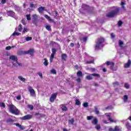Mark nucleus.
Returning <instances> with one entry per match:
<instances>
[{
    "label": "nucleus",
    "instance_id": "obj_1",
    "mask_svg": "<svg viewBox=\"0 0 131 131\" xmlns=\"http://www.w3.org/2000/svg\"><path fill=\"white\" fill-rule=\"evenodd\" d=\"M113 8H115V10L111 11V12H109L107 14H106V16L108 18H113L115 16L118 15V13L120 12V8L117 6L113 7Z\"/></svg>",
    "mask_w": 131,
    "mask_h": 131
},
{
    "label": "nucleus",
    "instance_id": "obj_2",
    "mask_svg": "<svg viewBox=\"0 0 131 131\" xmlns=\"http://www.w3.org/2000/svg\"><path fill=\"white\" fill-rule=\"evenodd\" d=\"M8 111L12 114L15 115H20V111L13 104L8 105Z\"/></svg>",
    "mask_w": 131,
    "mask_h": 131
},
{
    "label": "nucleus",
    "instance_id": "obj_3",
    "mask_svg": "<svg viewBox=\"0 0 131 131\" xmlns=\"http://www.w3.org/2000/svg\"><path fill=\"white\" fill-rule=\"evenodd\" d=\"M104 42V38L100 37L98 38L97 41L96 42L95 49L98 50L100 48V47Z\"/></svg>",
    "mask_w": 131,
    "mask_h": 131
},
{
    "label": "nucleus",
    "instance_id": "obj_4",
    "mask_svg": "<svg viewBox=\"0 0 131 131\" xmlns=\"http://www.w3.org/2000/svg\"><path fill=\"white\" fill-rule=\"evenodd\" d=\"M34 50L33 49H31L30 50H29L28 51H21L20 52L21 55L29 54L31 56H34Z\"/></svg>",
    "mask_w": 131,
    "mask_h": 131
},
{
    "label": "nucleus",
    "instance_id": "obj_5",
    "mask_svg": "<svg viewBox=\"0 0 131 131\" xmlns=\"http://www.w3.org/2000/svg\"><path fill=\"white\" fill-rule=\"evenodd\" d=\"M38 16L36 14H34L32 15V23L35 25L37 26L38 24Z\"/></svg>",
    "mask_w": 131,
    "mask_h": 131
},
{
    "label": "nucleus",
    "instance_id": "obj_6",
    "mask_svg": "<svg viewBox=\"0 0 131 131\" xmlns=\"http://www.w3.org/2000/svg\"><path fill=\"white\" fill-rule=\"evenodd\" d=\"M10 59L15 61V63L17 64L19 67H21L22 64L18 62V58L15 56L12 55L10 56Z\"/></svg>",
    "mask_w": 131,
    "mask_h": 131
},
{
    "label": "nucleus",
    "instance_id": "obj_7",
    "mask_svg": "<svg viewBox=\"0 0 131 131\" xmlns=\"http://www.w3.org/2000/svg\"><path fill=\"white\" fill-rule=\"evenodd\" d=\"M57 93L55 92L54 94H52L51 95V97L50 98V102L53 103L55 102V100L56 98H57Z\"/></svg>",
    "mask_w": 131,
    "mask_h": 131
},
{
    "label": "nucleus",
    "instance_id": "obj_8",
    "mask_svg": "<svg viewBox=\"0 0 131 131\" xmlns=\"http://www.w3.org/2000/svg\"><path fill=\"white\" fill-rule=\"evenodd\" d=\"M32 118V115H27L20 118L21 120H30Z\"/></svg>",
    "mask_w": 131,
    "mask_h": 131
},
{
    "label": "nucleus",
    "instance_id": "obj_9",
    "mask_svg": "<svg viewBox=\"0 0 131 131\" xmlns=\"http://www.w3.org/2000/svg\"><path fill=\"white\" fill-rule=\"evenodd\" d=\"M28 91L29 92V93L30 94V96L31 97H34L35 95V91H34V90L32 88V86H29L28 87Z\"/></svg>",
    "mask_w": 131,
    "mask_h": 131
},
{
    "label": "nucleus",
    "instance_id": "obj_10",
    "mask_svg": "<svg viewBox=\"0 0 131 131\" xmlns=\"http://www.w3.org/2000/svg\"><path fill=\"white\" fill-rule=\"evenodd\" d=\"M106 65L107 66H111V70L113 71H114V66L115 63L111 62V61H106L105 62Z\"/></svg>",
    "mask_w": 131,
    "mask_h": 131
},
{
    "label": "nucleus",
    "instance_id": "obj_11",
    "mask_svg": "<svg viewBox=\"0 0 131 131\" xmlns=\"http://www.w3.org/2000/svg\"><path fill=\"white\" fill-rule=\"evenodd\" d=\"M109 131H122V128H120L119 126H115L114 129L113 128H110Z\"/></svg>",
    "mask_w": 131,
    "mask_h": 131
},
{
    "label": "nucleus",
    "instance_id": "obj_12",
    "mask_svg": "<svg viewBox=\"0 0 131 131\" xmlns=\"http://www.w3.org/2000/svg\"><path fill=\"white\" fill-rule=\"evenodd\" d=\"M60 108H61V111H62L63 112H66L67 111H68V108H67L64 104H62L60 105Z\"/></svg>",
    "mask_w": 131,
    "mask_h": 131
},
{
    "label": "nucleus",
    "instance_id": "obj_13",
    "mask_svg": "<svg viewBox=\"0 0 131 131\" xmlns=\"http://www.w3.org/2000/svg\"><path fill=\"white\" fill-rule=\"evenodd\" d=\"M7 14L8 16H10L11 17H13L15 16V13L13 11H7Z\"/></svg>",
    "mask_w": 131,
    "mask_h": 131
},
{
    "label": "nucleus",
    "instance_id": "obj_14",
    "mask_svg": "<svg viewBox=\"0 0 131 131\" xmlns=\"http://www.w3.org/2000/svg\"><path fill=\"white\" fill-rule=\"evenodd\" d=\"M45 18H46L47 19H48V20L50 22H52L53 23H55V20L54 19H52L51 18V17H50L49 15H45Z\"/></svg>",
    "mask_w": 131,
    "mask_h": 131
},
{
    "label": "nucleus",
    "instance_id": "obj_15",
    "mask_svg": "<svg viewBox=\"0 0 131 131\" xmlns=\"http://www.w3.org/2000/svg\"><path fill=\"white\" fill-rule=\"evenodd\" d=\"M45 7H40L38 8L39 13H43L44 11H46Z\"/></svg>",
    "mask_w": 131,
    "mask_h": 131
},
{
    "label": "nucleus",
    "instance_id": "obj_16",
    "mask_svg": "<svg viewBox=\"0 0 131 131\" xmlns=\"http://www.w3.org/2000/svg\"><path fill=\"white\" fill-rule=\"evenodd\" d=\"M130 64H131V61L130 59H128V62H127V63L124 64V68H129L130 67Z\"/></svg>",
    "mask_w": 131,
    "mask_h": 131
},
{
    "label": "nucleus",
    "instance_id": "obj_17",
    "mask_svg": "<svg viewBox=\"0 0 131 131\" xmlns=\"http://www.w3.org/2000/svg\"><path fill=\"white\" fill-rule=\"evenodd\" d=\"M106 116L107 117V119L111 122V123H113V122H116V121H115L114 120L112 119V118H111V115L110 114H107L106 115Z\"/></svg>",
    "mask_w": 131,
    "mask_h": 131
},
{
    "label": "nucleus",
    "instance_id": "obj_18",
    "mask_svg": "<svg viewBox=\"0 0 131 131\" xmlns=\"http://www.w3.org/2000/svg\"><path fill=\"white\" fill-rule=\"evenodd\" d=\"M75 105L78 106H80V105H81V103L79 101V99H75Z\"/></svg>",
    "mask_w": 131,
    "mask_h": 131
},
{
    "label": "nucleus",
    "instance_id": "obj_19",
    "mask_svg": "<svg viewBox=\"0 0 131 131\" xmlns=\"http://www.w3.org/2000/svg\"><path fill=\"white\" fill-rule=\"evenodd\" d=\"M67 58V55L66 54H62L61 55V59H62L63 60L66 61Z\"/></svg>",
    "mask_w": 131,
    "mask_h": 131
},
{
    "label": "nucleus",
    "instance_id": "obj_20",
    "mask_svg": "<svg viewBox=\"0 0 131 131\" xmlns=\"http://www.w3.org/2000/svg\"><path fill=\"white\" fill-rule=\"evenodd\" d=\"M126 127L127 129H128V130H129L131 128V126L130 124L129 123V122H127L126 123Z\"/></svg>",
    "mask_w": 131,
    "mask_h": 131
},
{
    "label": "nucleus",
    "instance_id": "obj_21",
    "mask_svg": "<svg viewBox=\"0 0 131 131\" xmlns=\"http://www.w3.org/2000/svg\"><path fill=\"white\" fill-rule=\"evenodd\" d=\"M55 15H54V19H57L59 16L58 12L57 11H54Z\"/></svg>",
    "mask_w": 131,
    "mask_h": 131
},
{
    "label": "nucleus",
    "instance_id": "obj_22",
    "mask_svg": "<svg viewBox=\"0 0 131 131\" xmlns=\"http://www.w3.org/2000/svg\"><path fill=\"white\" fill-rule=\"evenodd\" d=\"M99 121L96 118H94L93 121H92V123H93L95 125H97Z\"/></svg>",
    "mask_w": 131,
    "mask_h": 131
},
{
    "label": "nucleus",
    "instance_id": "obj_23",
    "mask_svg": "<svg viewBox=\"0 0 131 131\" xmlns=\"http://www.w3.org/2000/svg\"><path fill=\"white\" fill-rule=\"evenodd\" d=\"M43 64L46 67H47L49 65V62H48L47 58H44Z\"/></svg>",
    "mask_w": 131,
    "mask_h": 131
},
{
    "label": "nucleus",
    "instance_id": "obj_24",
    "mask_svg": "<svg viewBox=\"0 0 131 131\" xmlns=\"http://www.w3.org/2000/svg\"><path fill=\"white\" fill-rule=\"evenodd\" d=\"M55 54H51V56H50V62H53V60L54 57H55Z\"/></svg>",
    "mask_w": 131,
    "mask_h": 131
},
{
    "label": "nucleus",
    "instance_id": "obj_25",
    "mask_svg": "<svg viewBox=\"0 0 131 131\" xmlns=\"http://www.w3.org/2000/svg\"><path fill=\"white\" fill-rule=\"evenodd\" d=\"M74 119L72 118L71 119L69 120V123L71 124V125H74Z\"/></svg>",
    "mask_w": 131,
    "mask_h": 131
},
{
    "label": "nucleus",
    "instance_id": "obj_26",
    "mask_svg": "<svg viewBox=\"0 0 131 131\" xmlns=\"http://www.w3.org/2000/svg\"><path fill=\"white\" fill-rule=\"evenodd\" d=\"M46 29L48 31H51L52 29L51 26H50L49 25H47L46 26Z\"/></svg>",
    "mask_w": 131,
    "mask_h": 131
},
{
    "label": "nucleus",
    "instance_id": "obj_27",
    "mask_svg": "<svg viewBox=\"0 0 131 131\" xmlns=\"http://www.w3.org/2000/svg\"><path fill=\"white\" fill-rule=\"evenodd\" d=\"M82 8L84 10H88V9H89V6H88L85 5H82Z\"/></svg>",
    "mask_w": 131,
    "mask_h": 131
},
{
    "label": "nucleus",
    "instance_id": "obj_28",
    "mask_svg": "<svg viewBox=\"0 0 131 131\" xmlns=\"http://www.w3.org/2000/svg\"><path fill=\"white\" fill-rule=\"evenodd\" d=\"M77 76L80 77H82V73L81 71H79L77 73Z\"/></svg>",
    "mask_w": 131,
    "mask_h": 131
},
{
    "label": "nucleus",
    "instance_id": "obj_29",
    "mask_svg": "<svg viewBox=\"0 0 131 131\" xmlns=\"http://www.w3.org/2000/svg\"><path fill=\"white\" fill-rule=\"evenodd\" d=\"M94 109L95 110V113L96 115H99V111H98V106H94Z\"/></svg>",
    "mask_w": 131,
    "mask_h": 131
},
{
    "label": "nucleus",
    "instance_id": "obj_30",
    "mask_svg": "<svg viewBox=\"0 0 131 131\" xmlns=\"http://www.w3.org/2000/svg\"><path fill=\"white\" fill-rule=\"evenodd\" d=\"M88 36H84V37L82 38L83 42L86 43V40H88Z\"/></svg>",
    "mask_w": 131,
    "mask_h": 131
},
{
    "label": "nucleus",
    "instance_id": "obj_31",
    "mask_svg": "<svg viewBox=\"0 0 131 131\" xmlns=\"http://www.w3.org/2000/svg\"><path fill=\"white\" fill-rule=\"evenodd\" d=\"M95 63V60L94 59L92 60L86 61V64H92V63Z\"/></svg>",
    "mask_w": 131,
    "mask_h": 131
},
{
    "label": "nucleus",
    "instance_id": "obj_32",
    "mask_svg": "<svg viewBox=\"0 0 131 131\" xmlns=\"http://www.w3.org/2000/svg\"><path fill=\"white\" fill-rule=\"evenodd\" d=\"M18 79L23 82H25V81H26V79L25 78H23L22 76H19Z\"/></svg>",
    "mask_w": 131,
    "mask_h": 131
},
{
    "label": "nucleus",
    "instance_id": "obj_33",
    "mask_svg": "<svg viewBox=\"0 0 131 131\" xmlns=\"http://www.w3.org/2000/svg\"><path fill=\"white\" fill-rule=\"evenodd\" d=\"M20 34V33L17 32H14L13 34L12 35L13 36H19Z\"/></svg>",
    "mask_w": 131,
    "mask_h": 131
},
{
    "label": "nucleus",
    "instance_id": "obj_34",
    "mask_svg": "<svg viewBox=\"0 0 131 131\" xmlns=\"http://www.w3.org/2000/svg\"><path fill=\"white\" fill-rule=\"evenodd\" d=\"M6 122H7L8 123H13V122H14V121L11 118H8Z\"/></svg>",
    "mask_w": 131,
    "mask_h": 131
},
{
    "label": "nucleus",
    "instance_id": "obj_35",
    "mask_svg": "<svg viewBox=\"0 0 131 131\" xmlns=\"http://www.w3.org/2000/svg\"><path fill=\"white\" fill-rule=\"evenodd\" d=\"M128 101V96L127 95H124V102H126Z\"/></svg>",
    "mask_w": 131,
    "mask_h": 131
},
{
    "label": "nucleus",
    "instance_id": "obj_36",
    "mask_svg": "<svg viewBox=\"0 0 131 131\" xmlns=\"http://www.w3.org/2000/svg\"><path fill=\"white\" fill-rule=\"evenodd\" d=\"M0 107H3V108H6L5 103L4 102H0Z\"/></svg>",
    "mask_w": 131,
    "mask_h": 131
},
{
    "label": "nucleus",
    "instance_id": "obj_37",
    "mask_svg": "<svg viewBox=\"0 0 131 131\" xmlns=\"http://www.w3.org/2000/svg\"><path fill=\"white\" fill-rule=\"evenodd\" d=\"M86 78L89 80L93 79V77L91 75L86 76Z\"/></svg>",
    "mask_w": 131,
    "mask_h": 131
},
{
    "label": "nucleus",
    "instance_id": "obj_38",
    "mask_svg": "<svg viewBox=\"0 0 131 131\" xmlns=\"http://www.w3.org/2000/svg\"><path fill=\"white\" fill-rule=\"evenodd\" d=\"M123 41L121 40H119V47H120L121 48H123Z\"/></svg>",
    "mask_w": 131,
    "mask_h": 131
},
{
    "label": "nucleus",
    "instance_id": "obj_39",
    "mask_svg": "<svg viewBox=\"0 0 131 131\" xmlns=\"http://www.w3.org/2000/svg\"><path fill=\"white\" fill-rule=\"evenodd\" d=\"M56 52H57V50L55 48L52 49V54H56Z\"/></svg>",
    "mask_w": 131,
    "mask_h": 131
},
{
    "label": "nucleus",
    "instance_id": "obj_40",
    "mask_svg": "<svg viewBox=\"0 0 131 131\" xmlns=\"http://www.w3.org/2000/svg\"><path fill=\"white\" fill-rule=\"evenodd\" d=\"M32 37L28 36L27 38H26V41H29L30 40H32Z\"/></svg>",
    "mask_w": 131,
    "mask_h": 131
},
{
    "label": "nucleus",
    "instance_id": "obj_41",
    "mask_svg": "<svg viewBox=\"0 0 131 131\" xmlns=\"http://www.w3.org/2000/svg\"><path fill=\"white\" fill-rule=\"evenodd\" d=\"M83 106H84V108H87L89 106L88 103L84 102V103H83Z\"/></svg>",
    "mask_w": 131,
    "mask_h": 131
},
{
    "label": "nucleus",
    "instance_id": "obj_42",
    "mask_svg": "<svg viewBox=\"0 0 131 131\" xmlns=\"http://www.w3.org/2000/svg\"><path fill=\"white\" fill-rule=\"evenodd\" d=\"M28 108H29V109H30L31 111H32L34 109V106L32 105H29Z\"/></svg>",
    "mask_w": 131,
    "mask_h": 131
},
{
    "label": "nucleus",
    "instance_id": "obj_43",
    "mask_svg": "<svg viewBox=\"0 0 131 131\" xmlns=\"http://www.w3.org/2000/svg\"><path fill=\"white\" fill-rule=\"evenodd\" d=\"M26 17H27V20H31L30 14H27L26 15Z\"/></svg>",
    "mask_w": 131,
    "mask_h": 131
},
{
    "label": "nucleus",
    "instance_id": "obj_44",
    "mask_svg": "<svg viewBox=\"0 0 131 131\" xmlns=\"http://www.w3.org/2000/svg\"><path fill=\"white\" fill-rule=\"evenodd\" d=\"M124 24V22H122L121 20H119L118 21V26L120 27V26H122V25Z\"/></svg>",
    "mask_w": 131,
    "mask_h": 131
},
{
    "label": "nucleus",
    "instance_id": "obj_45",
    "mask_svg": "<svg viewBox=\"0 0 131 131\" xmlns=\"http://www.w3.org/2000/svg\"><path fill=\"white\" fill-rule=\"evenodd\" d=\"M91 76H93L94 77H100V75L96 73L91 74Z\"/></svg>",
    "mask_w": 131,
    "mask_h": 131
},
{
    "label": "nucleus",
    "instance_id": "obj_46",
    "mask_svg": "<svg viewBox=\"0 0 131 131\" xmlns=\"http://www.w3.org/2000/svg\"><path fill=\"white\" fill-rule=\"evenodd\" d=\"M22 29H23V28H22V25H19V26H18V31L19 32H21Z\"/></svg>",
    "mask_w": 131,
    "mask_h": 131
},
{
    "label": "nucleus",
    "instance_id": "obj_47",
    "mask_svg": "<svg viewBox=\"0 0 131 131\" xmlns=\"http://www.w3.org/2000/svg\"><path fill=\"white\" fill-rule=\"evenodd\" d=\"M94 117L92 116H88L87 117V120H91Z\"/></svg>",
    "mask_w": 131,
    "mask_h": 131
},
{
    "label": "nucleus",
    "instance_id": "obj_48",
    "mask_svg": "<svg viewBox=\"0 0 131 131\" xmlns=\"http://www.w3.org/2000/svg\"><path fill=\"white\" fill-rule=\"evenodd\" d=\"M124 86H125V88H126L127 89H129V85L128 83H125Z\"/></svg>",
    "mask_w": 131,
    "mask_h": 131
},
{
    "label": "nucleus",
    "instance_id": "obj_49",
    "mask_svg": "<svg viewBox=\"0 0 131 131\" xmlns=\"http://www.w3.org/2000/svg\"><path fill=\"white\" fill-rule=\"evenodd\" d=\"M51 72L52 74H56V71L54 69L51 70Z\"/></svg>",
    "mask_w": 131,
    "mask_h": 131
},
{
    "label": "nucleus",
    "instance_id": "obj_50",
    "mask_svg": "<svg viewBox=\"0 0 131 131\" xmlns=\"http://www.w3.org/2000/svg\"><path fill=\"white\" fill-rule=\"evenodd\" d=\"M36 6V4H33L32 3L30 4V7L31 8H35Z\"/></svg>",
    "mask_w": 131,
    "mask_h": 131
},
{
    "label": "nucleus",
    "instance_id": "obj_51",
    "mask_svg": "<svg viewBox=\"0 0 131 131\" xmlns=\"http://www.w3.org/2000/svg\"><path fill=\"white\" fill-rule=\"evenodd\" d=\"M95 128L99 130L101 128V126H100V125H96Z\"/></svg>",
    "mask_w": 131,
    "mask_h": 131
},
{
    "label": "nucleus",
    "instance_id": "obj_52",
    "mask_svg": "<svg viewBox=\"0 0 131 131\" xmlns=\"http://www.w3.org/2000/svg\"><path fill=\"white\" fill-rule=\"evenodd\" d=\"M78 69H79V67L78 66V65H75L74 67V70H78Z\"/></svg>",
    "mask_w": 131,
    "mask_h": 131
},
{
    "label": "nucleus",
    "instance_id": "obj_53",
    "mask_svg": "<svg viewBox=\"0 0 131 131\" xmlns=\"http://www.w3.org/2000/svg\"><path fill=\"white\" fill-rule=\"evenodd\" d=\"M13 125H15L16 126L18 127L22 126V125H20V124H19V123H14Z\"/></svg>",
    "mask_w": 131,
    "mask_h": 131
},
{
    "label": "nucleus",
    "instance_id": "obj_54",
    "mask_svg": "<svg viewBox=\"0 0 131 131\" xmlns=\"http://www.w3.org/2000/svg\"><path fill=\"white\" fill-rule=\"evenodd\" d=\"M38 74L39 76H40V77L41 79H42V78H43V75H42V74L41 73H38Z\"/></svg>",
    "mask_w": 131,
    "mask_h": 131
},
{
    "label": "nucleus",
    "instance_id": "obj_55",
    "mask_svg": "<svg viewBox=\"0 0 131 131\" xmlns=\"http://www.w3.org/2000/svg\"><path fill=\"white\" fill-rule=\"evenodd\" d=\"M50 45H57V42L53 41H50Z\"/></svg>",
    "mask_w": 131,
    "mask_h": 131
},
{
    "label": "nucleus",
    "instance_id": "obj_56",
    "mask_svg": "<svg viewBox=\"0 0 131 131\" xmlns=\"http://www.w3.org/2000/svg\"><path fill=\"white\" fill-rule=\"evenodd\" d=\"M21 23H23V25H26V23L25 22V20L24 19H21Z\"/></svg>",
    "mask_w": 131,
    "mask_h": 131
},
{
    "label": "nucleus",
    "instance_id": "obj_57",
    "mask_svg": "<svg viewBox=\"0 0 131 131\" xmlns=\"http://www.w3.org/2000/svg\"><path fill=\"white\" fill-rule=\"evenodd\" d=\"M11 47L10 46H8V47H6V50H11Z\"/></svg>",
    "mask_w": 131,
    "mask_h": 131
},
{
    "label": "nucleus",
    "instance_id": "obj_58",
    "mask_svg": "<svg viewBox=\"0 0 131 131\" xmlns=\"http://www.w3.org/2000/svg\"><path fill=\"white\" fill-rule=\"evenodd\" d=\"M17 100H20L21 99V96L20 95H18L17 96V97L16 98Z\"/></svg>",
    "mask_w": 131,
    "mask_h": 131
},
{
    "label": "nucleus",
    "instance_id": "obj_59",
    "mask_svg": "<svg viewBox=\"0 0 131 131\" xmlns=\"http://www.w3.org/2000/svg\"><path fill=\"white\" fill-rule=\"evenodd\" d=\"M111 35L112 38H114L115 37V35L113 33H112Z\"/></svg>",
    "mask_w": 131,
    "mask_h": 131
},
{
    "label": "nucleus",
    "instance_id": "obj_60",
    "mask_svg": "<svg viewBox=\"0 0 131 131\" xmlns=\"http://www.w3.org/2000/svg\"><path fill=\"white\" fill-rule=\"evenodd\" d=\"M121 8L122 9L123 11H126V7H124V6H122V7H121Z\"/></svg>",
    "mask_w": 131,
    "mask_h": 131
},
{
    "label": "nucleus",
    "instance_id": "obj_61",
    "mask_svg": "<svg viewBox=\"0 0 131 131\" xmlns=\"http://www.w3.org/2000/svg\"><path fill=\"white\" fill-rule=\"evenodd\" d=\"M19 128V129H20L21 130H24L25 129L24 126H23V125L18 127Z\"/></svg>",
    "mask_w": 131,
    "mask_h": 131
},
{
    "label": "nucleus",
    "instance_id": "obj_62",
    "mask_svg": "<svg viewBox=\"0 0 131 131\" xmlns=\"http://www.w3.org/2000/svg\"><path fill=\"white\" fill-rule=\"evenodd\" d=\"M70 47H71L72 48L74 47V43H71L70 44Z\"/></svg>",
    "mask_w": 131,
    "mask_h": 131
},
{
    "label": "nucleus",
    "instance_id": "obj_63",
    "mask_svg": "<svg viewBox=\"0 0 131 131\" xmlns=\"http://www.w3.org/2000/svg\"><path fill=\"white\" fill-rule=\"evenodd\" d=\"M27 28H24L23 32L24 33H25V32L27 31Z\"/></svg>",
    "mask_w": 131,
    "mask_h": 131
},
{
    "label": "nucleus",
    "instance_id": "obj_64",
    "mask_svg": "<svg viewBox=\"0 0 131 131\" xmlns=\"http://www.w3.org/2000/svg\"><path fill=\"white\" fill-rule=\"evenodd\" d=\"M77 82H80V81H81V80L80 79V78H78L76 79Z\"/></svg>",
    "mask_w": 131,
    "mask_h": 131
}]
</instances>
